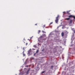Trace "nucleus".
I'll return each mask as SVG.
<instances>
[{"mask_svg": "<svg viewBox=\"0 0 75 75\" xmlns=\"http://www.w3.org/2000/svg\"><path fill=\"white\" fill-rule=\"evenodd\" d=\"M68 18H66L65 19V20H67L68 21V20H70V18H74V19H75V16L72 15H70L68 16Z\"/></svg>", "mask_w": 75, "mask_h": 75, "instance_id": "nucleus-1", "label": "nucleus"}, {"mask_svg": "<svg viewBox=\"0 0 75 75\" xmlns=\"http://www.w3.org/2000/svg\"><path fill=\"white\" fill-rule=\"evenodd\" d=\"M59 17V15H58L57 16L56 18V20H55V21L56 22V23H58V20H59V19H58V18Z\"/></svg>", "mask_w": 75, "mask_h": 75, "instance_id": "nucleus-2", "label": "nucleus"}, {"mask_svg": "<svg viewBox=\"0 0 75 75\" xmlns=\"http://www.w3.org/2000/svg\"><path fill=\"white\" fill-rule=\"evenodd\" d=\"M30 52H31V49L28 51V53L29 54H30Z\"/></svg>", "mask_w": 75, "mask_h": 75, "instance_id": "nucleus-3", "label": "nucleus"}, {"mask_svg": "<svg viewBox=\"0 0 75 75\" xmlns=\"http://www.w3.org/2000/svg\"><path fill=\"white\" fill-rule=\"evenodd\" d=\"M72 20H71L69 22V24H72Z\"/></svg>", "mask_w": 75, "mask_h": 75, "instance_id": "nucleus-4", "label": "nucleus"}, {"mask_svg": "<svg viewBox=\"0 0 75 75\" xmlns=\"http://www.w3.org/2000/svg\"><path fill=\"white\" fill-rule=\"evenodd\" d=\"M61 35L62 37H64V32H62L61 33Z\"/></svg>", "mask_w": 75, "mask_h": 75, "instance_id": "nucleus-5", "label": "nucleus"}, {"mask_svg": "<svg viewBox=\"0 0 75 75\" xmlns=\"http://www.w3.org/2000/svg\"><path fill=\"white\" fill-rule=\"evenodd\" d=\"M30 68L28 70V71L26 73L27 74H28V72L30 71Z\"/></svg>", "mask_w": 75, "mask_h": 75, "instance_id": "nucleus-6", "label": "nucleus"}, {"mask_svg": "<svg viewBox=\"0 0 75 75\" xmlns=\"http://www.w3.org/2000/svg\"><path fill=\"white\" fill-rule=\"evenodd\" d=\"M24 51H23V57H25V54L24 53Z\"/></svg>", "mask_w": 75, "mask_h": 75, "instance_id": "nucleus-7", "label": "nucleus"}, {"mask_svg": "<svg viewBox=\"0 0 75 75\" xmlns=\"http://www.w3.org/2000/svg\"><path fill=\"white\" fill-rule=\"evenodd\" d=\"M69 11H67V14H70Z\"/></svg>", "mask_w": 75, "mask_h": 75, "instance_id": "nucleus-8", "label": "nucleus"}, {"mask_svg": "<svg viewBox=\"0 0 75 75\" xmlns=\"http://www.w3.org/2000/svg\"><path fill=\"white\" fill-rule=\"evenodd\" d=\"M72 30L74 32V33H75V30H74V28L72 29Z\"/></svg>", "mask_w": 75, "mask_h": 75, "instance_id": "nucleus-9", "label": "nucleus"}, {"mask_svg": "<svg viewBox=\"0 0 75 75\" xmlns=\"http://www.w3.org/2000/svg\"><path fill=\"white\" fill-rule=\"evenodd\" d=\"M43 38V36H41L39 38V39H41V38Z\"/></svg>", "mask_w": 75, "mask_h": 75, "instance_id": "nucleus-10", "label": "nucleus"}, {"mask_svg": "<svg viewBox=\"0 0 75 75\" xmlns=\"http://www.w3.org/2000/svg\"><path fill=\"white\" fill-rule=\"evenodd\" d=\"M33 47L34 48H37V45H33Z\"/></svg>", "mask_w": 75, "mask_h": 75, "instance_id": "nucleus-11", "label": "nucleus"}, {"mask_svg": "<svg viewBox=\"0 0 75 75\" xmlns=\"http://www.w3.org/2000/svg\"><path fill=\"white\" fill-rule=\"evenodd\" d=\"M41 32V31L40 30H39L38 31V34H39V33H40Z\"/></svg>", "mask_w": 75, "mask_h": 75, "instance_id": "nucleus-12", "label": "nucleus"}, {"mask_svg": "<svg viewBox=\"0 0 75 75\" xmlns=\"http://www.w3.org/2000/svg\"><path fill=\"white\" fill-rule=\"evenodd\" d=\"M38 51H39V50H37L36 51V53H38Z\"/></svg>", "mask_w": 75, "mask_h": 75, "instance_id": "nucleus-13", "label": "nucleus"}, {"mask_svg": "<svg viewBox=\"0 0 75 75\" xmlns=\"http://www.w3.org/2000/svg\"><path fill=\"white\" fill-rule=\"evenodd\" d=\"M45 72V71H43L42 72V74Z\"/></svg>", "mask_w": 75, "mask_h": 75, "instance_id": "nucleus-14", "label": "nucleus"}, {"mask_svg": "<svg viewBox=\"0 0 75 75\" xmlns=\"http://www.w3.org/2000/svg\"><path fill=\"white\" fill-rule=\"evenodd\" d=\"M45 27V25H43V28H44V27Z\"/></svg>", "mask_w": 75, "mask_h": 75, "instance_id": "nucleus-15", "label": "nucleus"}, {"mask_svg": "<svg viewBox=\"0 0 75 75\" xmlns=\"http://www.w3.org/2000/svg\"><path fill=\"white\" fill-rule=\"evenodd\" d=\"M52 24V22H51L50 23V25H51V24Z\"/></svg>", "mask_w": 75, "mask_h": 75, "instance_id": "nucleus-16", "label": "nucleus"}, {"mask_svg": "<svg viewBox=\"0 0 75 75\" xmlns=\"http://www.w3.org/2000/svg\"><path fill=\"white\" fill-rule=\"evenodd\" d=\"M53 66H51V68H53Z\"/></svg>", "mask_w": 75, "mask_h": 75, "instance_id": "nucleus-17", "label": "nucleus"}, {"mask_svg": "<svg viewBox=\"0 0 75 75\" xmlns=\"http://www.w3.org/2000/svg\"><path fill=\"white\" fill-rule=\"evenodd\" d=\"M42 33H44V31L43 30H42Z\"/></svg>", "mask_w": 75, "mask_h": 75, "instance_id": "nucleus-18", "label": "nucleus"}, {"mask_svg": "<svg viewBox=\"0 0 75 75\" xmlns=\"http://www.w3.org/2000/svg\"><path fill=\"white\" fill-rule=\"evenodd\" d=\"M33 50H35V49H33Z\"/></svg>", "mask_w": 75, "mask_h": 75, "instance_id": "nucleus-19", "label": "nucleus"}, {"mask_svg": "<svg viewBox=\"0 0 75 75\" xmlns=\"http://www.w3.org/2000/svg\"><path fill=\"white\" fill-rule=\"evenodd\" d=\"M65 13V12H63V13Z\"/></svg>", "mask_w": 75, "mask_h": 75, "instance_id": "nucleus-20", "label": "nucleus"}, {"mask_svg": "<svg viewBox=\"0 0 75 75\" xmlns=\"http://www.w3.org/2000/svg\"><path fill=\"white\" fill-rule=\"evenodd\" d=\"M34 56H35V54H34Z\"/></svg>", "mask_w": 75, "mask_h": 75, "instance_id": "nucleus-21", "label": "nucleus"}, {"mask_svg": "<svg viewBox=\"0 0 75 75\" xmlns=\"http://www.w3.org/2000/svg\"><path fill=\"white\" fill-rule=\"evenodd\" d=\"M50 35H52V34H51V33H50Z\"/></svg>", "mask_w": 75, "mask_h": 75, "instance_id": "nucleus-22", "label": "nucleus"}, {"mask_svg": "<svg viewBox=\"0 0 75 75\" xmlns=\"http://www.w3.org/2000/svg\"><path fill=\"white\" fill-rule=\"evenodd\" d=\"M43 40H44V41L45 40V39H43V40H42V41H43Z\"/></svg>", "mask_w": 75, "mask_h": 75, "instance_id": "nucleus-23", "label": "nucleus"}, {"mask_svg": "<svg viewBox=\"0 0 75 75\" xmlns=\"http://www.w3.org/2000/svg\"><path fill=\"white\" fill-rule=\"evenodd\" d=\"M44 33H46V32H44Z\"/></svg>", "mask_w": 75, "mask_h": 75, "instance_id": "nucleus-24", "label": "nucleus"}, {"mask_svg": "<svg viewBox=\"0 0 75 75\" xmlns=\"http://www.w3.org/2000/svg\"><path fill=\"white\" fill-rule=\"evenodd\" d=\"M45 35H46L45 34L44 35V36H45Z\"/></svg>", "mask_w": 75, "mask_h": 75, "instance_id": "nucleus-25", "label": "nucleus"}, {"mask_svg": "<svg viewBox=\"0 0 75 75\" xmlns=\"http://www.w3.org/2000/svg\"><path fill=\"white\" fill-rule=\"evenodd\" d=\"M26 67H28V66H26Z\"/></svg>", "mask_w": 75, "mask_h": 75, "instance_id": "nucleus-26", "label": "nucleus"}, {"mask_svg": "<svg viewBox=\"0 0 75 75\" xmlns=\"http://www.w3.org/2000/svg\"><path fill=\"white\" fill-rule=\"evenodd\" d=\"M27 43H26V45H27Z\"/></svg>", "mask_w": 75, "mask_h": 75, "instance_id": "nucleus-27", "label": "nucleus"}, {"mask_svg": "<svg viewBox=\"0 0 75 75\" xmlns=\"http://www.w3.org/2000/svg\"><path fill=\"white\" fill-rule=\"evenodd\" d=\"M58 27H57V28H58Z\"/></svg>", "mask_w": 75, "mask_h": 75, "instance_id": "nucleus-28", "label": "nucleus"}]
</instances>
